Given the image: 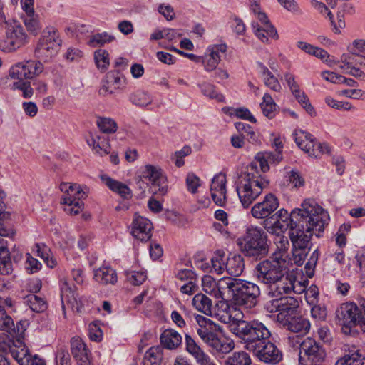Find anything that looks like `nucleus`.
Segmentation results:
<instances>
[{"mask_svg":"<svg viewBox=\"0 0 365 365\" xmlns=\"http://www.w3.org/2000/svg\"><path fill=\"white\" fill-rule=\"evenodd\" d=\"M97 125L104 133H114L118 129L115 121L110 118H99L97 120Z\"/></svg>","mask_w":365,"mask_h":365,"instance_id":"nucleus-45","label":"nucleus"},{"mask_svg":"<svg viewBox=\"0 0 365 365\" xmlns=\"http://www.w3.org/2000/svg\"><path fill=\"white\" fill-rule=\"evenodd\" d=\"M0 330L10 332L14 330V323L12 318L6 313L4 308L0 305Z\"/></svg>","mask_w":365,"mask_h":365,"instance_id":"nucleus-47","label":"nucleus"},{"mask_svg":"<svg viewBox=\"0 0 365 365\" xmlns=\"http://www.w3.org/2000/svg\"><path fill=\"white\" fill-rule=\"evenodd\" d=\"M197 279L187 282L180 287V291L183 294L192 295L198 291V286L196 283Z\"/></svg>","mask_w":365,"mask_h":365,"instance_id":"nucleus-63","label":"nucleus"},{"mask_svg":"<svg viewBox=\"0 0 365 365\" xmlns=\"http://www.w3.org/2000/svg\"><path fill=\"white\" fill-rule=\"evenodd\" d=\"M336 322L346 328L351 329L360 326L365 332V300L361 301L360 306L354 302L342 303L336 310Z\"/></svg>","mask_w":365,"mask_h":365,"instance_id":"nucleus-7","label":"nucleus"},{"mask_svg":"<svg viewBox=\"0 0 365 365\" xmlns=\"http://www.w3.org/2000/svg\"><path fill=\"white\" fill-rule=\"evenodd\" d=\"M153 225L150 220L135 213L131 225V235L134 238L147 242L152 236Z\"/></svg>","mask_w":365,"mask_h":365,"instance_id":"nucleus-16","label":"nucleus"},{"mask_svg":"<svg viewBox=\"0 0 365 365\" xmlns=\"http://www.w3.org/2000/svg\"><path fill=\"white\" fill-rule=\"evenodd\" d=\"M61 301L63 308L65 307L66 304L73 311L76 312L81 311L82 304L78 299V295L75 293V287L69 284L66 279L62 282Z\"/></svg>","mask_w":365,"mask_h":365,"instance_id":"nucleus-19","label":"nucleus"},{"mask_svg":"<svg viewBox=\"0 0 365 365\" xmlns=\"http://www.w3.org/2000/svg\"><path fill=\"white\" fill-rule=\"evenodd\" d=\"M24 303L26 304L32 311L36 312H43L47 309L46 301L34 294L27 295L24 298Z\"/></svg>","mask_w":365,"mask_h":365,"instance_id":"nucleus-41","label":"nucleus"},{"mask_svg":"<svg viewBox=\"0 0 365 365\" xmlns=\"http://www.w3.org/2000/svg\"><path fill=\"white\" fill-rule=\"evenodd\" d=\"M264 84L274 91H280L282 86L278 79L271 73L264 78Z\"/></svg>","mask_w":365,"mask_h":365,"instance_id":"nucleus-58","label":"nucleus"},{"mask_svg":"<svg viewBox=\"0 0 365 365\" xmlns=\"http://www.w3.org/2000/svg\"><path fill=\"white\" fill-rule=\"evenodd\" d=\"M101 180L113 192L118 193L120 197L125 199L131 197V190L125 184L112 179L108 175H101Z\"/></svg>","mask_w":365,"mask_h":365,"instance_id":"nucleus-30","label":"nucleus"},{"mask_svg":"<svg viewBox=\"0 0 365 365\" xmlns=\"http://www.w3.org/2000/svg\"><path fill=\"white\" fill-rule=\"evenodd\" d=\"M241 252L255 260L267 257L269 252L268 235L261 227L250 226L237 240Z\"/></svg>","mask_w":365,"mask_h":365,"instance_id":"nucleus-3","label":"nucleus"},{"mask_svg":"<svg viewBox=\"0 0 365 365\" xmlns=\"http://www.w3.org/2000/svg\"><path fill=\"white\" fill-rule=\"evenodd\" d=\"M252 359L245 351H235L228 356L225 361V365H251Z\"/></svg>","mask_w":365,"mask_h":365,"instance_id":"nucleus-37","label":"nucleus"},{"mask_svg":"<svg viewBox=\"0 0 365 365\" xmlns=\"http://www.w3.org/2000/svg\"><path fill=\"white\" fill-rule=\"evenodd\" d=\"M253 32L262 43H268L269 38L278 39L279 36L277 30L271 24L264 25L252 24Z\"/></svg>","mask_w":365,"mask_h":365,"instance_id":"nucleus-29","label":"nucleus"},{"mask_svg":"<svg viewBox=\"0 0 365 365\" xmlns=\"http://www.w3.org/2000/svg\"><path fill=\"white\" fill-rule=\"evenodd\" d=\"M354 56L355 54L349 53H344L341 55L340 61L343 65L340 66V68L346 70L349 69L350 68L354 66Z\"/></svg>","mask_w":365,"mask_h":365,"instance_id":"nucleus-60","label":"nucleus"},{"mask_svg":"<svg viewBox=\"0 0 365 365\" xmlns=\"http://www.w3.org/2000/svg\"><path fill=\"white\" fill-rule=\"evenodd\" d=\"M210 192L213 201L219 206H223L226 201V177L219 173L212 178Z\"/></svg>","mask_w":365,"mask_h":365,"instance_id":"nucleus-18","label":"nucleus"},{"mask_svg":"<svg viewBox=\"0 0 365 365\" xmlns=\"http://www.w3.org/2000/svg\"><path fill=\"white\" fill-rule=\"evenodd\" d=\"M132 103L138 106H146L152 103V98L147 93L142 91L134 92L130 97Z\"/></svg>","mask_w":365,"mask_h":365,"instance_id":"nucleus-46","label":"nucleus"},{"mask_svg":"<svg viewBox=\"0 0 365 365\" xmlns=\"http://www.w3.org/2000/svg\"><path fill=\"white\" fill-rule=\"evenodd\" d=\"M295 277L293 274L287 272V269L283 273V277H280L274 284H272V291L274 292L273 295L279 297L282 294H290L293 292H299L295 290Z\"/></svg>","mask_w":365,"mask_h":365,"instance_id":"nucleus-22","label":"nucleus"},{"mask_svg":"<svg viewBox=\"0 0 365 365\" xmlns=\"http://www.w3.org/2000/svg\"><path fill=\"white\" fill-rule=\"evenodd\" d=\"M94 58L97 68L102 72L106 71L110 65L109 53L103 49L97 50L94 53Z\"/></svg>","mask_w":365,"mask_h":365,"instance_id":"nucleus-43","label":"nucleus"},{"mask_svg":"<svg viewBox=\"0 0 365 365\" xmlns=\"http://www.w3.org/2000/svg\"><path fill=\"white\" fill-rule=\"evenodd\" d=\"M224 257V252L221 250H217L211 260L212 268L215 270V272L218 274H221L225 271L226 262H225Z\"/></svg>","mask_w":365,"mask_h":365,"instance_id":"nucleus-48","label":"nucleus"},{"mask_svg":"<svg viewBox=\"0 0 365 365\" xmlns=\"http://www.w3.org/2000/svg\"><path fill=\"white\" fill-rule=\"evenodd\" d=\"M60 190L63 193L61 204L64 205L63 210L66 213L76 215L83 210L84 204L81 200L86 197V193L80 185L63 182L60 185Z\"/></svg>","mask_w":365,"mask_h":365,"instance_id":"nucleus-10","label":"nucleus"},{"mask_svg":"<svg viewBox=\"0 0 365 365\" xmlns=\"http://www.w3.org/2000/svg\"><path fill=\"white\" fill-rule=\"evenodd\" d=\"M200 178L193 173H189L187 175L186 183L187 189L192 193L197 192V187L200 185Z\"/></svg>","mask_w":365,"mask_h":365,"instance_id":"nucleus-57","label":"nucleus"},{"mask_svg":"<svg viewBox=\"0 0 365 365\" xmlns=\"http://www.w3.org/2000/svg\"><path fill=\"white\" fill-rule=\"evenodd\" d=\"M259 296L260 289L256 284L230 277L226 299L234 304L250 309L256 306Z\"/></svg>","mask_w":365,"mask_h":365,"instance_id":"nucleus-6","label":"nucleus"},{"mask_svg":"<svg viewBox=\"0 0 365 365\" xmlns=\"http://www.w3.org/2000/svg\"><path fill=\"white\" fill-rule=\"evenodd\" d=\"M12 88L21 90L25 98H30L34 93L33 88L29 81L14 82L12 85Z\"/></svg>","mask_w":365,"mask_h":365,"instance_id":"nucleus-54","label":"nucleus"},{"mask_svg":"<svg viewBox=\"0 0 365 365\" xmlns=\"http://www.w3.org/2000/svg\"><path fill=\"white\" fill-rule=\"evenodd\" d=\"M198 327L197 333L201 339L218 353L227 354L235 347L232 341L220 339L217 333L222 332V328L211 319L197 314L195 317Z\"/></svg>","mask_w":365,"mask_h":365,"instance_id":"nucleus-5","label":"nucleus"},{"mask_svg":"<svg viewBox=\"0 0 365 365\" xmlns=\"http://www.w3.org/2000/svg\"><path fill=\"white\" fill-rule=\"evenodd\" d=\"M294 135L297 145L304 152L306 150L305 146L308 145V142L312 141L314 139L312 135L302 130H295Z\"/></svg>","mask_w":365,"mask_h":365,"instance_id":"nucleus-49","label":"nucleus"},{"mask_svg":"<svg viewBox=\"0 0 365 365\" xmlns=\"http://www.w3.org/2000/svg\"><path fill=\"white\" fill-rule=\"evenodd\" d=\"M325 357V350L314 339L307 338L300 344L299 358L300 365L322 363Z\"/></svg>","mask_w":365,"mask_h":365,"instance_id":"nucleus-11","label":"nucleus"},{"mask_svg":"<svg viewBox=\"0 0 365 365\" xmlns=\"http://www.w3.org/2000/svg\"><path fill=\"white\" fill-rule=\"evenodd\" d=\"M338 94L349 98L359 100L363 98L365 92L361 89L352 88L339 91Z\"/></svg>","mask_w":365,"mask_h":365,"instance_id":"nucleus-56","label":"nucleus"},{"mask_svg":"<svg viewBox=\"0 0 365 365\" xmlns=\"http://www.w3.org/2000/svg\"><path fill=\"white\" fill-rule=\"evenodd\" d=\"M33 252L41 257L48 267L53 268L56 266V259L54 258L51 249L44 243L35 244Z\"/></svg>","mask_w":365,"mask_h":365,"instance_id":"nucleus-33","label":"nucleus"},{"mask_svg":"<svg viewBox=\"0 0 365 365\" xmlns=\"http://www.w3.org/2000/svg\"><path fill=\"white\" fill-rule=\"evenodd\" d=\"M143 177L148 179L153 184H158L161 178L160 170L151 165L145 167Z\"/></svg>","mask_w":365,"mask_h":365,"instance_id":"nucleus-50","label":"nucleus"},{"mask_svg":"<svg viewBox=\"0 0 365 365\" xmlns=\"http://www.w3.org/2000/svg\"><path fill=\"white\" fill-rule=\"evenodd\" d=\"M20 5L25 15L22 16L27 31L36 36L42 29L39 16L35 13L34 1H20Z\"/></svg>","mask_w":365,"mask_h":365,"instance_id":"nucleus-15","label":"nucleus"},{"mask_svg":"<svg viewBox=\"0 0 365 365\" xmlns=\"http://www.w3.org/2000/svg\"><path fill=\"white\" fill-rule=\"evenodd\" d=\"M186 350L196 360L199 365H216L213 360L207 355L190 336H185Z\"/></svg>","mask_w":365,"mask_h":365,"instance_id":"nucleus-23","label":"nucleus"},{"mask_svg":"<svg viewBox=\"0 0 365 365\" xmlns=\"http://www.w3.org/2000/svg\"><path fill=\"white\" fill-rule=\"evenodd\" d=\"M158 11L168 21L173 20L175 16L173 8L169 4H160Z\"/></svg>","mask_w":365,"mask_h":365,"instance_id":"nucleus-62","label":"nucleus"},{"mask_svg":"<svg viewBox=\"0 0 365 365\" xmlns=\"http://www.w3.org/2000/svg\"><path fill=\"white\" fill-rule=\"evenodd\" d=\"M43 70V66L40 61H29L13 66L9 70V76L18 81H24L39 75Z\"/></svg>","mask_w":365,"mask_h":365,"instance_id":"nucleus-13","label":"nucleus"},{"mask_svg":"<svg viewBox=\"0 0 365 365\" xmlns=\"http://www.w3.org/2000/svg\"><path fill=\"white\" fill-rule=\"evenodd\" d=\"M282 159V150L277 152H261L255 156V160L259 162L261 170L265 173L269 170V164H276Z\"/></svg>","mask_w":365,"mask_h":365,"instance_id":"nucleus-26","label":"nucleus"},{"mask_svg":"<svg viewBox=\"0 0 365 365\" xmlns=\"http://www.w3.org/2000/svg\"><path fill=\"white\" fill-rule=\"evenodd\" d=\"M147 276L143 272H133L128 277L129 282L133 285H140L146 279Z\"/></svg>","mask_w":365,"mask_h":365,"instance_id":"nucleus-59","label":"nucleus"},{"mask_svg":"<svg viewBox=\"0 0 365 365\" xmlns=\"http://www.w3.org/2000/svg\"><path fill=\"white\" fill-rule=\"evenodd\" d=\"M12 272V263L9 252L7 248L2 245L0 247V274L8 275Z\"/></svg>","mask_w":365,"mask_h":365,"instance_id":"nucleus-39","label":"nucleus"},{"mask_svg":"<svg viewBox=\"0 0 365 365\" xmlns=\"http://www.w3.org/2000/svg\"><path fill=\"white\" fill-rule=\"evenodd\" d=\"M192 305L199 312L210 315L212 313V301L203 294H197L192 299Z\"/></svg>","mask_w":365,"mask_h":365,"instance_id":"nucleus-36","label":"nucleus"},{"mask_svg":"<svg viewBox=\"0 0 365 365\" xmlns=\"http://www.w3.org/2000/svg\"><path fill=\"white\" fill-rule=\"evenodd\" d=\"M262 100V102L260 103V107L264 115L269 119L273 118L277 111V106L274 99L270 94L265 93Z\"/></svg>","mask_w":365,"mask_h":365,"instance_id":"nucleus-38","label":"nucleus"},{"mask_svg":"<svg viewBox=\"0 0 365 365\" xmlns=\"http://www.w3.org/2000/svg\"><path fill=\"white\" fill-rule=\"evenodd\" d=\"M287 328L292 332L300 334H306L310 328L309 320L303 317H293L291 319H286Z\"/></svg>","mask_w":365,"mask_h":365,"instance_id":"nucleus-35","label":"nucleus"},{"mask_svg":"<svg viewBox=\"0 0 365 365\" xmlns=\"http://www.w3.org/2000/svg\"><path fill=\"white\" fill-rule=\"evenodd\" d=\"M61 42L57 29L52 26L46 27L35 48V56L45 62L50 61L58 53Z\"/></svg>","mask_w":365,"mask_h":365,"instance_id":"nucleus-8","label":"nucleus"},{"mask_svg":"<svg viewBox=\"0 0 365 365\" xmlns=\"http://www.w3.org/2000/svg\"><path fill=\"white\" fill-rule=\"evenodd\" d=\"M160 342L165 348L175 349L181 344L182 337L175 330L168 329L161 334Z\"/></svg>","mask_w":365,"mask_h":365,"instance_id":"nucleus-31","label":"nucleus"},{"mask_svg":"<svg viewBox=\"0 0 365 365\" xmlns=\"http://www.w3.org/2000/svg\"><path fill=\"white\" fill-rule=\"evenodd\" d=\"M299 302L294 297H280L272 301L275 311L292 313L298 307Z\"/></svg>","mask_w":365,"mask_h":365,"instance_id":"nucleus-34","label":"nucleus"},{"mask_svg":"<svg viewBox=\"0 0 365 365\" xmlns=\"http://www.w3.org/2000/svg\"><path fill=\"white\" fill-rule=\"evenodd\" d=\"M162 358L160 349L159 347H151L145 353L143 365H160Z\"/></svg>","mask_w":365,"mask_h":365,"instance_id":"nucleus-42","label":"nucleus"},{"mask_svg":"<svg viewBox=\"0 0 365 365\" xmlns=\"http://www.w3.org/2000/svg\"><path fill=\"white\" fill-rule=\"evenodd\" d=\"M56 359L57 365H69L71 361L69 353L63 349L58 351Z\"/></svg>","mask_w":365,"mask_h":365,"instance_id":"nucleus-61","label":"nucleus"},{"mask_svg":"<svg viewBox=\"0 0 365 365\" xmlns=\"http://www.w3.org/2000/svg\"><path fill=\"white\" fill-rule=\"evenodd\" d=\"M230 331L241 339L245 349L260 361L277 364L282 359V351L269 341L271 331L262 322L233 319L229 325Z\"/></svg>","mask_w":365,"mask_h":365,"instance_id":"nucleus-2","label":"nucleus"},{"mask_svg":"<svg viewBox=\"0 0 365 365\" xmlns=\"http://www.w3.org/2000/svg\"><path fill=\"white\" fill-rule=\"evenodd\" d=\"M89 337L94 341H100L102 339L103 332L95 324H90L89 325Z\"/></svg>","mask_w":365,"mask_h":365,"instance_id":"nucleus-64","label":"nucleus"},{"mask_svg":"<svg viewBox=\"0 0 365 365\" xmlns=\"http://www.w3.org/2000/svg\"><path fill=\"white\" fill-rule=\"evenodd\" d=\"M269 181L259 175L257 165L250 164L247 171L240 177L237 187V194L244 207H248L262 193L263 189L268 187Z\"/></svg>","mask_w":365,"mask_h":365,"instance_id":"nucleus-4","label":"nucleus"},{"mask_svg":"<svg viewBox=\"0 0 365 365\" xmlns=\"http://www.w3.org/2000/svg\"><path fill=\"white\" fill-rule=\"evenodd\" d=\"M325 102L329 106L340 110H352L355 108L349 102L336 101L330 96L326 97Z\"/></svg>","mask_w":365,"mask_h":365,"instance_id":"nucleus-52","label":"nucleus"},{"mask_svg":"<svg viewBox=\"0 0 365 365\" xmlns=\"http://www.w3.org/2000/svg\"><path fill=\"white\" fill-rule=\"evenodd\" d=\"M347 49L351 54L365 58V40L356 39L348 46Z\"/></svg>","mask_w":365,"mask_h":365,"instance_id":"nucleus-51","label":"nucleus"},{"mask_svg":"<svg viewBox=\"0 0 365 365\" xmlns=\"http://www.w3.org/2000/svg\"><path fill=\"white\" fill-rule=\"evenodd\" d=\"M279 207L277 198L272 193L267 195L262 202L255 204L251 210L252 216L256 219L269 217Z\"/></svg>","mask_w":365,"mask_h":365,"instance_id":"nucleus-17","label":"nucleus"},{"mask_svg":"<svg viewBox=\"0 0 365 365\" xmlns=\"http://www.w3.org/2000/svg\"><path fill=\"white\" fill-rule=\"evenodd\" d=\"M286 269L287 264L269 257L256 265L255 276L259 282L272 287V284L282 277Z\"/></svg>","mask_w":365,"mask_h":365,"instance_id":"nucleus-9","label":"nucleus"},{"mask_svg":"<svg viewBox=\"0 0 365 365\" xmlns=\"http://www.w3.org/2000/svg\"><path fill=\"white\" fill-rule=\"evenodd\" d=\"M200 88H201V91H202V93L205 96H206L210 98H215L217 101H220V102H222L224 101V99H225L224 96L222 94L218 93L215 91V88L213 85L207 83H203L202 84L200 85Z\"/></svg>","mask_w":365,"mask_h":365,"instance_id":"nucleus-53","label":"nucleus"},{"mask_svg":"<svg viewBox=\"0 0 365 365\" xmlns=\"http://www.w3.org/2000/svg\"><path fill=\"white\" fill-rule=\"evenodd\" d=\"M274 216V222L282 225L284 231L289 228L292 246L299 248L307 247L314 230L322 232L329 220L327 212L312 199L304 200L301 208L293 210L289 215L281 209Z\"/></svg>","mask_w":365,"mask_h":365,"instance_id":"nucleus-1","label":"nucleus"},{"mask_svg":"<svg viewBox=\"0 0 365 365\" xmlns=\"http://www.w3.org/2000/svg\"><path fill=\"white\" fill-rule=\"evenodd\" d=\"M29 41L28 35L21 24L7 29L6 38L0 42V49L5 53L14 52L24 46Z\"/></svg>","mask_w":365,"mask_h":365,"instance_id":"nucleus-12","label":"nucleus"},{"mask_svg":"<svg viewBox=\"0 0 365 365\" xmlns=\"http://www.w3.org/2000/svg\"><path fill=\"white\" fill-rule=\"evenodd\" d=\"M88 145L92 148L93 151L99 156L110 153L109 140L104 136L91 135L86 140Z\"/></svg>","mask_w":365,"mask_h":365,"instance_id":"nucleus-24","label":"nucleus"},{"mask_svg":"<svg viewBox=\"0 0 365 365\" xmlns=\"http://www.w3.org/2000/svg\"><path fill=\"white\" fill-rule=\"evenodd\" d=\"M33 252L41 257L48 267L53 268L56 266V259L54 258L51 249L44 243L35 244Z\"/></svg>","mask_w":365,"mask_h":365,"instance_id":"nucleus-32","label":"nucleus"},{"mask_svg":"<svg viewBox=\"0 0 365 365\" xmlns=\"http://www.w3.org/2000/svg\"><path fill=\"white\" fill-rule=\"evenodd\" d=\"M335 365H365V357L359 351L350 352L339 359Z\"/></svg>","mask_w":365,"mask_h":365,"instance_id":"nucleus-40","label":"nucleus"},{"mask_svg":"<svg viewBox=\"0 0 365 365\" xmlns=\"http://www.w3.org/2000/svg\"><path fill=\"white\" fill-rule=\"evenodd\" d=\"M115 37L113 36L104 32L91 36L88 43L92 47L102 46L106 43L113 41Z\"/></svg>","mask_w":365,"mask_h":365,"instance_id":"nucleus-44","label":"nucleus"},{"mask_svg":"<svg viewBox=\"0 0 365 365\" xmlns=\"http://www.w3.org/2000/svg\"><path fill=\"white\" fill-rule=\"evenodd\" d=\"M273 242L276 249L270 257L274 259L276 257L277 260L287 264L286 255L289 248L288 238L285 235H277L274 237Z\"/></svg>","mask_w":365,"mask_h":365,"instance_id":"nucleus-28","label":"nucleus"},{"mask_svg":"<svg viewBox=\"0 0 365 365\" xmlns=\"http://www.w3.org/2000/svg\"><path fill=\"white\" fill-rule=\"evenodd\" d=\"M93 278L102 285H114L118 281L116 272L110 267H101L96 269Z\"/></svg>","mask_w":365,"mask_h":365,"instance_id":"nucleus-25","label":"nucleus"},{"mask_svg":"<svg viewBox=\"0 0 365 365\" xmlns=\"http://www.w3.org/2000/svg\"><path fill=\"white\" fill-rule=\"evenodd\" d=\"M26 268L30 273H35L41 269V264L38 260L33 257L29 253H26Z\"/></svg>","mask_w":365,"mask_h":365,"instance_id":"nucleus-55","label":"nucleus"},{"mask_svg":"<svg viewBox=\"0 0 365 365\" xmlns=\"http://www.w3.org/2000/svg\"><path fill=\"white\" fill-rule=\"evenodd\" d=\"M71 351L78 365H91L90 351L81 338L71 339Z\"/></svg>","mask_w":365,"mask_h":365,"instance_id":"nucleus-21","label":"nucleus"},{"mask_svg":"<svg viewBox=\"0 0 365 365\" xmlns=\"http://www.w3.org/2000/svg\"><path fill=\"white\" fill-rule=\"evenodd\" d=\"M245 268L244 259L240 255H230L225 262V271L230 276L237 277Z\"/></svg>","mask_w":365,"mask_h":365,"instance_id":"nucleus-27","label":"nucleus"},{"mask_svg":"<svg viewBox=\"0 0 365 365\" xmlns=\"http://www.w3.org/2000/svg\"><path fill=\"white\" fill-rule=\"evenodd\" d=\"M11 353L19 365H46L43 359L37 354H32L26 346L14 349Z\"/></svg>","mask_w":365,"mask_h":365,"instance_id":"nucleus-20","label":"nucleus"},{"mask_svg":"<svg viewBox=\"0 0 365 365\" xmlns=\"http://www.w3.org/2000/svg\"><path fill=\"white\" fill-rule=\"evenodd\" d=\"M230 277H223L216 282L211 276H205L202 279V289L207 294L217 299H226Z\"/></svg>","mask_w":365,"mask_h":365,"instance_id":"nucleus-14","label":"nucleus"}]
</instances>
